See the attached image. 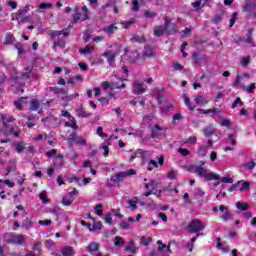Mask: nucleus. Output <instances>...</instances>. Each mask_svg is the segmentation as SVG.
Wrapping results in <instances>:
<instances>
[{
	"label": "nucleus",
	"instance_id": "obj_1",
	"mask_svg": "<svg viewBox=\"0 0 256 256\" xmlns=\"http://www.w3.org/2000/svg\"><path fill=\"white\" fill-rule=\"evenodd\" d=\"M189 171H194L198 177H202L205 181H219L221 176L215 173L209 172V170L203 168L202 166L191 165Z\"/></svg>",
	"mask_w": 256,
	"mask_h": 256
},
{
	"label": "nucleus",
	"instance_id": "obj_2",
	"mask_svg": "<svg viewBox=\"0 0 256 256\" xmlns=\"http://www.w3.org/2000/svg\"><path fill=\"white\" fill-rule=\"evenodd\" d=\"M69 33H71V27L65 28L62 31H52L50 32V37L54 41L55 47H65V37H68Z\"/></svg>",
	"mask_w": 256,
	"mask_h": 256
},
{
	"label": "nucleus",
	"instance_id": "obj_3",
	"mask_svg": "<svg viewBox=\"0 0 256 256\" xmlns=\"http://www.w3.org/2000/svg\"><path fill=\"white\" fill-rule=\"evenodd\" d=\"M13 121H15V118L11 114H2V122L6 133H9V135H13L14 137H19V131H17V126H9V123H13Z\"/></svg>",
	"mask_w": 256,
	"mask_h": 256
},
{
	"label": "nucleus",
	"instance_id": "obj_4",
	"mask_svg": "<svg viewBox=\"0 0 256 256\" xmlns=\"http://www.w3.org/2000/svg\"><path fill=\"white\" fill-rule=\"evenodd\" d=\"M86 19H89V10L87 9V6H76L75 14L72 16V23L85 21Z\"/></svg>",
	"mask_w": 256,
	"mask_h": 256
},
{
	"label": "nucleus",
	"instance_id": "obj_5",
	"mask_svg": "<svg viewBox=\"0 0 256 256\" xmlns=\"http://www.w3.org/2000/svg\"><path fill=\"white\" fill-rule=\"evenodd\" d=\"M117 79V75H113L112 76V82H108V81H104L101 83V87L104 91H107V89H125V83H123V81H125V78L120 77L119 81L121 82V84H119L118 82H115V80Z\"/></svg>",
	"mask_w": 256,
	"mask_h": 256
},
{
	"label": "nucleus",
	"instance_id": "obj_6",
	"mask_svg": "<svg viewBox=\"0 0 256 256\" xmlns=\"http://www.w3.org/2000/svg\"><path fill=\"white\" fill-rule=\"evenodd\" d=\"M112 48L102 54V57L107 59L108 65H113L115 63V57L121 53V46L119 44H114Z\"/></svg>",
	"mask_w": 256,
	"mask_h": 256
},
{
	"label": "nucleus",
	"instance_id": "obj_7",
	"mask_svg": "<svg viewBox=\"0 0 256 256\" xmlns=\"http://www.w3.org/2000/svg\"><path fill=\"white\" fill-rule=\"evenodd\" d=\"M212 211H214V213H217L218 217H220L222 221H229V219H232L233 217V214H231V212L229 211V207L225 205H220L219 207L214 206L212 208Z\"/></svg>",
	"mask_w": 256,
	"mask_h": 256
},
{
	"label": "nucleus",
	"instance_id": "obj_8",
	"mask_svg": "<svg viewBox=\"0 0 256 256\" xmlns=\"http://www.w3.org/2000/svg\"><path fill=\"white\" fill-rule=\"evenodd\" d=\"M169 19L165 18V26H156L154 28V35L155 37H161L163 33H166V35H173L175 33V28L172 26V29L169 31Z\"/></svg>",
	"mask_w": 256,
	"mask_h": 256
},
{
	"label": "nucleus",
	"instance_id": "obj_9",
	"mask_svg": "<svg viewBox=\"0 0 256 256\" xmlns=\"http://www.w3.org/2000/svg\"><path fill=\"white\" fill-rule=\"evenodd\" d=\"M242 9L244 13L256 19V0H245Z\"/></svg>",
	"mask_w": 256,
	"mask_h": 256
},
{
	"label": "nucleus",
	"instance_id": "obj_10",
	"mask_svg": "<svg viewBox=\"0 0 256 256\" xmlns=\"http://www.w3.org/2000/svg\"><path fill=\"white\" fill-rule=\"evenodd\" d=\"M157 100L160 106L161 115H167L169 110L173 109V105L167 101L165 96H158Z\"/></svg>",
	"mask_w": 256,
	"mask_h": 256
},
{
	"label": "nucleus",
	"instance_id": "obj_11",
	"mask_svg": "<svg viewBox=\"0 0 256 256\" xmlns=\"http://www.w3.org/2000/svg\"><path fill=\"white\" fill-rule=\"evenodd\" d=\"M31 77H33V67H26L20 76L12 77V80L14 81L15 85L16 83H20L25 79H31Z\"/></svg>",
	"mask_w": 256,
	"mask_h": 256
},
{
	"label": "nucleus",
	"instance_id": "obj_12",
	"mask_svg": "<svg viewBox=\"0 0 256 256\" xmlns=\"http://www.w3.org/2000/svg\"><path fill=\"white\" fill-rule=\"evenodd\" d=\"M203 229H205V224L197 219L192 220L188 225L190 233H199L203 231Z\"/></svg>",
	"mask_w": 256,
	"mask_h": 256
},
{
	"label": "nucleus",
	"instance_id": "obj_13",
	"mask_svg": "<svg viewBox=\"0 0 256 256\" xmlns=\"http://www.w3.org/2000/svg\"><path fill=\"white\" fill-rule=\"evenodd\" d=\"M160 167H163V165H165V157L160 156L158 157V162L155 160H149L147 163V171H152L154 169H158Z\"/></svg>",
	"mask_w": 256,
	"mask_h": 256
},
{
	"label": "nucleus",
	"instance_id": "obj_14",
	"mask_svg": "<svg viewBox=\"0 0 256 256\" xmlns=\"http://www.w3.org/2000/svg\"><path fill=\"white\" fill-rule=\"evenodd\" d=\"M137 157H141V159H148V157H151V153L146 150L138 149L130 156L129 161L131 162L134 159H137Z\"/></svg>",
	"mask_w": 256,
	"mask_h": 256
},
{
	"label": "nucleus",
	"instance_id": "obj_15",
	"mask_svg": "<svg viewBox=\"0 0 256 256\" xmlns=\"http://www.w3.org/2000/svg\"><path fill=\"white\" fill-rule=\"evenodd\" d=\"M158 253H161L162 256H169L171 255V246L163 244V241L158 240Z\"/></svg>",
	"mask_w": 256,
	"mask_h": 256
},
{
	"label": "nucleus",
	"instance_id": "obj_16",
	"mask_svg": "<svg viewBox=\"0 0 256 256\" xmlns=\"http://www.w3.org/2000/svg\"><path fill=\"white\" fill-rule=\"evenodd\" d=\"M132 91L135 95H141L145 91V84L139 80H135L132 84Z\"/></svg>",
	"mask_w": 256,
	"mask_h": 256
},
{
	"label": "nucleus",
	"instance_id": "obj_17",
	"mask_svg": "<svg viewBox=\"0 0 256 256\" xmlns=\"http://www.w3.org/2000/svg\"><path fill=\"white\" fill-rule=\"evenodd\" d=\"M8 243H11L12 245H23L25 243V235H11L8 239Z\"/></svg>",
	"mask_w": 256,
	"mask_h": 256
},
{
	"label": "nucleus",
	"instance_id": "obj_18",
	"mask_svg": "<svg viewBox=\"0 0 256 256\" xmlns=\"http://www.w3.org/2000/svg\"><path fill=\"white\" fill-rule=\"evenodd\" d=\"M69 141H73L74 143H76V145H87V140H85V138H83V136H79L77 135V133H72L68 136Z\"/></svg>",
	"mask_w": 256,
	"mask_h": 256
},
{
	"label": "nucleus",
	"instance_id": "obj_19",
	"mask_svg": "<svg viewBox=\"0 0 256 256\" xmlns=\"http://www.w3.org/2000/svg\"><path fill=\"white\" fill-rule=\"evenodd\" d=\"M145 189H147L148 191L144 193V197H149V195H152L153 191L157 189V181L150 180L149 183L145 184Z\"/></svg>",
	"mask_w": 256,
	"mask_h": 256
},
{
	"label": "nucleus",
	"instance_id": "obj_20",
	"mask_svg": "<svg viewBox=\"0 0 256 256\" xmlns=\"http://www.w3.org/2000/svg\"><path fill=\"white\" fill-rule=\"evenodd\" d=\"M212 146L213 142L208 139L207 145H202L197 149L198 155H200V157H205V155H207V151H209V148Z\"/></svg>",
	"mask_w": 256,
	"mask_h": 256
},
{
	"label": "nucleus",
	"instance_id": "obj_21",
	"mask_svg": "<svg viewBox=\"0 0 256 256\" xmlns=\"http://www.w3.org/2000/svg\"><path fill=\"white\" fill-rule=\"evenodd\" d=\"M192 61L194 65H205L207 63V56H199L197 53H194Z\"/></svg>",
	"mask_w": 256,
	"mask_h": 256
},
{
	"label": "nucleus",
	"instance_id": "obj_22",
	"mask_svg": "<svg viewBox=\"0 0 256 256\" xmlns=\"http://www.w3.org/2000/svg\"><path fill=\"white\" fill-rule=\"evenodd\" d=\"M243 79H251V74L244 73L242 75H237L233 87H241V81H243Z\"/></svg>",
	"mask_w": 256,
	"mask_h": 256
},
{
	"label": "nucleus",
	"instance_id": "obj_23",
	"mask_svg": "<svg viewBox=\"0 0 256 256\" xmlns=\"http://www.w3.org/2000/svg\"><path fill=\"white\" fill-rule=\"evenodd\" d=\"M163 135V128H161V126H159L158 124H156L153 128H152V137L154 139H159V137H161Z\"/></svg>",
	"mask_w": 256,
	"mask_h": 256
},
{
	"label": "nucleus",
	"instance_id": "obj_24",
	"mask_svg": "<svg viewBox=\"0 0 256 256\" xmlns=\"http://www.w3.org/2000/svg\"><path fill=\"white\" fill-rule=\"evenodd\" d=\"M194 101L197 105L203 107L204 105H207V103H209V98H206L203 95H198L194 98Z\"/></svg>",
	"mask_w": 256,
	"mask_h": 256
},
{
	"label": "nucleus",
	"instance_id": "obj_25",
	"mask_svg": "<svg viewBox=\"0 0 256 256\" xmlns=\"http://www.w3.org/2000/svg\"><path fill=\"white\" fill-rule=\"evenodd\" d=\"M215 133H216V130H215V127H213V125L207 126L204 129V136L207 137V139H209L210 137H213Z\"/></svg>",
	"mask_w": 256,
	"mask_h": 256
},
{
	"label": "nucleus",
	"instance_id": "obj_26",
	"mask_svg": "<svg viewBox=\"0 0 256 256\" xmlns=\"http://www.w3.org/2000/svg\"><path fill=\"white\" fill-rule=\"evenodd\" d=\"M236 185L238 187V191H249V187H251V184L245 181H238Z\"/></svg>",
	"mask_w": 256,
	"mask_h": 256
},
{
	"label": "nucleus",
	"instance_id": "obj_27",
	"mask_svg": "<svg viewBox=\"0 0 256 256\" xmlns=\"http://www.w3.org/2000/svg\"><path fill=\"white\" fill-rule=\"evenodd\" d=\"M182 97H183L184 103H185L186 107H188L189 111H193L195 109V107H197L195 105V103L191 102V100L189 99V97L186 96V94H183Z\"/></svg>",
	"mask_w": 256,
	"mask_h": 256
},
{
	"label": "nucleus",
	"instance_id": "obj_28",
	"mask_svg": "<svg viewBox=\"0 0 256 256\" xmlns=\"http://www.w3.org/2000/svg\"><path fill=\"white\" fill-rule=\"evenodd\" d=\"M125 172H119L116 173L112 178H111V182L112 183H120V181H123V179H125Z\"/></svg>",
	"mask_w": 256,
	"mask_h": 256
},
{
	"label": "nucleus",
	"instance_id": "obj_29",
	"mask_svg": "<svg viewBox=\"0 0 256 256\" xmlns=\"http://www.w3.org/2000/svg\"><path fill=\"white\" fill-rule=\"evenodd\" d=\"M99 247H100V245H99V243H97V242H91L88 246H87V252L88 253H95V251H98L99 250Z\"/></svg>",
	"mask_w": 256,
	"mask_h": 256
},
{
	"label": "nucleus",
	"instance_id": "obj_30",
	"mask_svg": "<svg viewBox=\"0 0 256 256\" xmlns=\"http://www.w3.org/2000/svg\"><path fill=\"white\" fill-rule=\"evenodd\" d=\"M242 91H246V93H255V83H251L249 86L240 85L238 86Z\"/></svg>",
	"mask_w": 256,
	"mask_h": 256
},
{
	"label": "nucleus",
	"instance_id": "obj_31",
	"mask_svg": "<svg viewBox=\"0 0 256 256\" xmlns=\"http://www.w3.org/2000/svg\"><path fill=\"white\" fill-rule=\"evenodd\" d=\"M137 203H139V198L137 197L128 200V209H131V211H135V209H137Z\"/></svg>",
	"mask_w": 256,
	"mask_h": 256
},
{
	"label": "nucleus",
	"instance_id": "obj_32",
	"mask_svg": "<svg viewBox=\"0 0 256 256\" xmlns=\"http://www.w3.org/2000/svg\"><path fill=\"white\" fill-rule=\"evenodd\" d=\"M93 51H95V47L87 45L85 48H81L79 50V53L81 55H91V53H93Z\"/></svg>",
	"mask_w": 256,
	"mask_h": 256
},
{
	"label": "nucleus",
	"instance_id": "obj_33",
	"mask_svg": "<svg viewBox=\"0 0 256 256\" xmlns=\"http://www.w3.org/2000/svg\"><path fill=\"white\" fill-rule=\"evenodd\" d=\"M71 181H75L81 187L83 185H87V184L91 183V178H84L81 181V179H79L78 177H73V178H71Z\"/></svg>",
	"mask_w": 256,
	"mask_h": 256
},
{
	"label": "nucleus",
	"instance_id": "obj_34",
	"mask_svg": "<svg viewBox=\"0 0 256 256\" xmlns=\"http://www.w3.org/2000/svg\"><path fill=\"white\" fill-rule=\"evenodd\" d=\"M76 113L78 117H82V118L91 117V115H93L91 113L85 112V109L83 108V106H80L78 109H76Z\"/></svg>",
	"mask_w": 256,
	"mask_h": 256
},
{
	"label": "nucleus",
	"instance_id": "obj_35",
	"mask_svg": "<svg viewBox=\"0 0 256 256\" xmlns=\"http://www.w3.org/2000/svg\"><path fill=\"white\" fill-rule=\"evenodd\" d=\"M62 255H64V256H74L75 255V250H73V247H71V246H65L62 249Z\"/></svg>",
	"mask_w": 256,
	"mask_h": 256
},
{
	"label": "nucleus",
	"instance_id": "obj_36",
	"mask_svg": "<svg viewBox=\"0 0 256 256\" xmlns=\"http://www.w3.org/2000/svg\"><path fill=\"white\" fill-rule=\"evenodd\" d=\"M27 99H29V98L26 97V98H21L19 100L14 101V105H15L16 109H19V111H21V109H23Z\"/></svg>",
	"mask_w": 256,
	"mask_h": 256
},
{
	"label": "nucleus",
	"instance_id": "obj_37",
	"mask_svg": "<svg viewBox=\"0 0 256 256\" xmlns=\"http://www.w3.org/2000/svg\"><path fill=\"white\" fill-rule=\"evenodd\" d=\"M5 186L13 188V187H15V182L0 179V189L1 190L5 189Z\"/></svg>",
	"mask_w": 256,
	"mask_h": 256
},
{
	"label": "nucleus",
	"instance_id": "obj_38",
	"mask_svg": "<svg viewBox=\"0 0 256 256\" xmlns=\"http://www.w3.org/2000/svg\"><path fill=\"white\" fill-rule=\"evenodd\" d=\"M125 251L128 253H137V247H135V241L131 240L130 243L126 246Z\"/></svg>",
	"mask_w": 256,
	"mask_h": 256
},
{
	"label": "nucleus",
	"instance_id": "obj_39",
	"mask_svg": "<svg viewBox=\"0 0 256 256\" xmlns=\"http://www.w3.org/2000/svg\"><path fill=\"white\" fill-rule=\"evenodd\" d=\"M39 199L44 205H47V203H50L51 201L49 198H47V191L45 190L40 192Z\"/></svg>",
	"mask_w": 256,
	"mask_h": 256
},
{
	"label": "nucleus",
	"instance_id": "obj_40",
	"mask_svg": "<svg viewBox=\"0 0 256 256\" xmlns=\"http://www.w3.org/2000/svg\"><path fill=\"white\" fill-rule=\"evenodd\" d=\"M25 145V142H15L13 144L15 151H17L18 153H23Z\"/></svg>",
	"mask_w": 256,
	"mask_h": 256
},
{
	"label": "nucleus",
	"instance_id": "obj_41",
	"mask_svg": "<svg viewBox=\"0 0 256 256\" xmlns=\"http://www.w3.org/2000/svg\"><path fill=\"white\" fill-rule=\"evenodd\" d=\"M72 204H73V197H71V195H66L62 198V205H64L65 207H69Z\"/></svg>",
	"mask_w": 256,
	"mask_h": 256
},
{
	"label": "nucleus",
	"instance_id": "obj_42",
	"mask_svg": "<svg viewBox=\"0 0 256 256\" xmlns=\"http://www.w3.org/2000/svg\"><path fill=\"white\" fill-rule=\"evenodd\" d=\"M15 169H17V160H10L9 166L6 168L7 174L11 173V171H15Z\"/></svg>",
	"mask_w": 256,
	"mask_h": 256
},
{
	"label": "nucleus",
	"instance_id": "obj_43",
	"mask_svg": "<svg viewBox=\"0 0 256 256\" xmlns=\"http://www.w3.org/2000/svg\"><path fill=\"white\" fill-rule=\"evenodd\" d=\"M105 33H107V35H113V33H115V31H117V26H115V24H111L109 26H106L104 28Z\"/></svg>",
	"mask_w": 256,
	"mask_h": 256
},
{
	"label": "nucleus",
	"instance_id": "obj_44",
	"mask_svg": "<svg viewBox=\"0 0 256 256\" xmlns=\"http://www.w3.org/2000/svg\"><path fill=\"white\" fill-rule=\"evenodd\" d=\"M143 57H155V52L153 51V48L149 46L145 47Z\"/></svg>",
	"mask_w": 256,
	"mask_h": 256
},
{
	"label": "nucleus",
	"instance_id": "obj_45",
	"mask_svg": "<svg viewBox=\"0 0 256 256\" xmlns=\"http://www.w3.org/2000/svg\"><path fill=\"white\" fill-rule=\"evenodd\" d=\"M15 37L12 34H7L5 37L4 45H13Z\"/></svg>",
	"mask_w": 256,
	"mask_h": 256
},
{
	"label": "nucleus",
	"instance_id": "obj_46",
	"mask_svg": "<svg viewBox=\"0 0 256 256\" xmlns=\"http://www.w3.org/2000/svg\"><path fill=\"white\" fill-rule=\"evenodd\" d=\"M39 109V100L33 99L30 102V110L31 111H37Z\"/></svg>",
	"mask_w": 256,
	"mask_h": 256
},
{
	"label": "nucleus",
	"instance_id": "obj_47",
	"mask_svg": "<svg viewBox=\"0 0 256 256\" xmlns=\"http://www.w3.org/2000/svg\"><path fill=\"white\" fill-rule=\"evenodd\" d=\"M236 208L239 209V211H247L249 209V204L237 202Z\"/></svg>",
	"mask_w": 256,
	"mask_h": 256
},
{
	"label": "nucleus",
	"instance_id": "obj_48",
	"mask_svg": "<svg viewBox=\"0 0 256 256\" xmlns=\"http://www.w3.org/2000/svg\"><path fill=\"white\" fill-rule=\"evenodd\" d=\"M101 229H103V224L101 222H95L92 225V228H90V231L91 232H93V231H101Z\"/></svg>",
	"mask_w": 256,
	"mask_h": 256
},
{
	"label": "nucleus",
	"instance_id": "obj_49",
	"mask_svg": "<svg viewBox=\"0 0 256 256\" xmlns=\"http://www.w3.org/2000/svg\"><path fill=\"white\" fill-rule=\"evenodd\" d=\"M66 127H71L72 129H77V122L75 121V118H71L69 122H65Z\"/></svg>",
	"mask_w": 256,
	"mask_h": 256
},
{
	"label": "nucleus",
	"instance_id": "obj_50",
	"mask_svg": "<svg viewBox=\"0 0 256 256\" xmlns=\"http://www.w3.org/2000/svg\"><path fill=\"white\" fill-rule=\"evenodd\" d=\"M217 249H219L220 251H223V253H229V248L228 246H224L221 241H219L218 239V242H217Z\"/></svg>",
	"mask_w": 256,
	"mask_h": 256
},
{
	"label": "nucleus",
	"instance_id": "obj_51",
	"mask_svg": "<svg viewBox=\"0 0 256 256\" xmlns=\"http://www.w3.org/2000/svg\"><path fill=\"white\" fill-rule=\"evenodd\" d=\"M197 143V137L195 136H190L188 139L184 141L185 145H195Z\"/></svg>",
	"mask_w": 256,
	"mask_h": 256
},
{
	"label": "nucleus",
	"instance_id": "obj_52",
	"mask_svg": "<svg viewBox=\"0 0 256 256\" xmlns=\"http://www.w3.org/2000/svg\"><path fill=\"white\" fill-rule=\"evenodd\" d=\"M96 134L101 137L102 139L107 138V134L103 132V127L99 126L96 130Z\"/></svg>",
	"mask_w": 256,
	"mask_h": 256
},
{
	"label": "nucleus",
	"instance_id": "obj_53",
	"mask_svg": "<svg viewBox=\"0 0 256 256\" xmlns=\"http://www.w3.org/2000/svg\"><path fill=\"white\" fill-rule=\"evenodd\" d=\"M95 211H96V215H98V217H103V205L97 204L95 207Z\"/></svg>",
	"mask_w": 256,
	"mask_h": 256
},
{
	"label": "nucleus",
	"instance_id": "obj_54",
	"mask_svg": "<svg viewBox=\"0 0 256 256\" xmlns=\"http://www.w3.org/2000/svg\"><path fill=\"white\" fill-rule=\"evenodd\" d=\"M203 3H205V0H196L192 3V6L194 9H201V7H203Z\"/></svg>",
	"mask_w": 256,
	"mask_h": 256
},
{
	"label": "nucleus",
	"instance_id": "obj_55",
	"mask_svg": "<svg viewBox=\"0 0 256 256\" xmlns=\"http://www.w3.org/2000/svg\"><path fill=\"white\" fill-rule=\"evenodd\" d=\"M125 241H123V238L121 236H116L114 240V245L116 247H119V245H124Z\"/></svg>",
	"mask_w": 256,
	"mask_h": 256
},
{
	"label": "nucleus",
	"instance_id": "obj_56",
	"mask_svg": "<svg viewBox=\"0 0 256 256\" xmlns=\"http://www.w3.org/2000/svg\"><path fill=\"white\" fill-rule=\"evenodd\" d=\"M237 15H238L237 12H234L232 14V17L229 20V27H233V25H235V21H237Z\"/></svg>",
	"mask_w": 256,
	"mask_h": 256
},
{
	"label": "nucleus",
	"instance_id": "obj_57",
	"mask_svg": "<svg viewBox=\"0 0 256 256\" xmlns=\"http://www.w3.org/2000/svg\"><path fill=\"white\" fill-rule=\"evenodd\" d=\"M203 195H205V192H203V190H201V188H196L195 189L196 199H201V197H203Z\"/></svg>",
	"mask_w": 256,
	"mask_h": 256
},
{
	"label": "nucleus",
	"instance_id": "obj_58",
	"mask_svg": "<svg viewBox=\"0 0 256 256\" xmlns=\"http://www.w3.org/2000/svg\"><path fill=\"white\" fill-rule=\"evenodd\" d=\"M103 219L107 225H111V223H113V216L111 213H108Z\"/></svg>",
	"mask_w": 256,
	"mask_h": 256
},
{
	"label": "nucleus",
	"instance_id": "obj_59",
	"mask_svg": "<svg viewBox=\"0 0 256 256\" xmlns=\"http://www.w3.org/2000/svg\"><path fill=\"white\" fill-rule=\"evenodd\" d=\"M26 125L29 129L35 127V118L28 117Z\"/></svg>",
	"mask_w": 256,
	"mask_h": 256
},
{
	"label": "nucleus",
	"instance_id": "obj_60",
	"mask_svg": "<svg viewBox=\"0 0 256 256\" xmlns=\"http://www.w3.org/2000/svg\"><path fill=\"white\" fill-rule=\"evenodd\" d=\"M38 223L42 227H47V226L51 225L53 223V221L52 220H39Z\"/></svg>",
	"mask_w": 256,
	"mask_h": 256
},
{
	"label": "nucleus",
	"instance_id": "obj_61",
	"mask_svg": "<svg viewBox=\"0 0 256 256\" xmlns=\"http://www.w3.org/2000/svg\"><path fill=\"white\" fill-rule=\"evenodd\" d=\"M140 243H141V245L147 246V245H149V243H151V238H147V237L143 236L140 239Z\"/></svg>",
	"mask_w": 256,
	"mask_h": 256
},
{
	"label": "nucleus",
	"instance_id": "obj_62",
	"mask_svg": "<svg viewBox=\"0 0 256 256\" xmlns=\"http://www.w3.org/2000/svg\"><path fill=\"white\" fill-rule=\"evenodd\" d=\"M250 61H251V58L249 56L244 57V58L241 59V65L243 67H247V65H249Z\"/></svg>",
	"mask_w": 256,
	"mask_h": 256
},
{
	"label": "nucleus",
	"instance_id": "obj_63",
	"mask_svg": "<svg viewBox=\"0 0 256 256\" xmlns=\"http://www.w3.org/2000/svg\"><path fill=\"white\" fill-rule=\"evenodd\" d=\"M167 177H168V179H171V180L176 179L177 171H175V170L169 171L167 173Z\"/></svg>",
	"mask_w": 256,
	"mask_h": 256
},
{
	"label": "nucleus",
	"instance_id": "obj_64",
	"mask_svg": "<svg viewBox=\"0 0 256 256\" xmlns=\"http://www.w3.org/2000/svg\"><path fill=\"white\" fill-rule=\"evenodd\" d=\"M222 183H233V178L229 177V175L227 176H224L222 179H221Z\"/></svg>",
	"mask_w": 256,
	"mask_h": 256
}]
</instances>
